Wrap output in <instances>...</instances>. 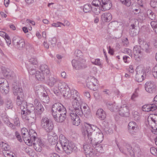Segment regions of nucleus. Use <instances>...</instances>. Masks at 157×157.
<instances>
[{"mask_svg": "<svg viewBox=\"0 0 157 157\" xmlns=\"http://www.w3.org/2000/svg\"><path fill=\"white\" fill-rule=\"evenodd\" d=\"M52 111V116L57 122H62L66 117V109L63 105L60 103H56L53 105Z\"/></svg>", "mask_w": 157, "mask_h": 157, "instance_id": "1", "label": "nucleus"}, {"mask_svg": "<svg viewBox=\"0 0 157 157\" xmlns=\"http://www.w3.org/2000/svg\"><path fill=\"white\" fill-rule=\"evenodd\" d=\"M85 128L86 130H84L82 132L83 135L84 136L87 137L89 140L90 139L93 140V138L94 139L95 138L100 139V142L102 141L103 135L101 132L99 131L96 126L88 124L85 126Z\"/></svg>", "mask_w": 157, "mask_h": 157, "instance_id": "2", "label": "nucleus"}, {"mask_svg": "<svg viewBox=\"0 0 157 157\" xmlns=\"http://www.w3.org/2000/svg\"><path fill=\"white\" fill-rule=\"evenodd\" d=\"M30 133L32 138L29 141L31 143V144L27 145L32 146L33 145L34 148L37 151L40 152L42 150L43 145L41 140L37 137V134L35 131L31 130Z\"/></svg>", "mask_w": 157, "mask_h": 157, "instance_id": "3", "label": "nucleus"}, {"mask_svg": "<svg viewBox=\"0 0 157 157\" xmlns=\"http://www.w3.org/2000/svg\"><path fill=\"white\" fill-rule=\"evenodd\" d=\"M31 109H27L25 111L23 110L21 112L22 117L25 119L29 123L32 124L35 121V115L34 114V107L33 105H31Z\"/></svg>", "mask_w": 157, "mask_h": 157, "instance_id": "4", "label": "nucleus"}, {"mask_svg": "<svg viewBox=\"0 0 157 157\" xmlns=\"http://www.w3.org/2000/svg\"><path fill=\"white\" fill-rule=\"evenodd\" d=\"M72 64L73 68L77 70L83 69L87 67L86 60L82 58H79L77 60L73 59Z\"/></svg>", "mask_w": 157, "mask_h": 157, "instance_id": "5", "label": "nucleus"}, {"mask_svg": "<svg viewBox=\"0 0 157 157\" xmlns=\"http://www.w3.org/2000/svg\"><path fill=\"white\" fill-rule=\"evenodd\" d=\"M41 127L46 132H49L52 131L53 128V125L52 121L46 117H43L40 121Z\"/></svg>", "mask_w": 157, "mask_h": 157, "instance_id": "6", "label": "nucleus"}, {"mask_svg": "<svg viewBox=\"0 0 157 157\" xmlns=\"http://www.w3.org/2000/svg\"><path fill=\"white\" fill-rule=\"evenodd\" d=\"M12 44L16 48L19 50H22L25 46L24 40L17 36H15L13 38Z\"/></svg>", "mask_w": 157, "mask_h": 157, "instance_id": "7", "label": "nucleus"}, {"mask_svg": "<svg viewBox=\"0 0 157 157\" xmlns=\"http://www.w3.org/2000/svg\"><path fill=\"white\" fill-rule=\"evenodd\" d=\"M91 144L85 143L83 145V149L86 157H94L95 155L94 150Z\"/></svg>", "mask_w": 157, "mask_h": 157, "instance_id": "8", "label": "nucleus"}, {"mask_svg": "<svg viewBox=\"0 0 157 157\" xmlns=\"http://www.w3.org/2000/svg\"><path fill=\"white\" fill-rule=\"evenodd\" d=\"M31 130L34 131L33 129H31L28 132V130L25 128H23L21 130V134L23 140L27 145H30L31 144L29 141V140L32 138L31 136L30 132Z\"/></svg>", "mask_w": 157, "mask_h": 157, "instance_id": "9", "label": "nucleus"}, {"mask_svg": "<svg viewBox=\"0 0 157 157\" xmlns=\"http://www.w3.org/2000/svg\"><path fill=\"white\" fill-rule=\"evenodd\" d=\"M98 84L97 80L94 77L90 76L88 77L86 81V86L90 89L95 90V86Z\"/></svg>", "mask_w": 157, "mask_h": 157, "instance_id": "10", "label": "nucleus"}, {"mask_svg": "<svg viewBox=\"0 0 157 157\" xmlns=\"http://www.w3.org/2000/svg\"><path fill=\"white\" fill-rule=\"evenodd\" d=\"M23 96H17V104L18 105H20V109L21 110V112L24 110L25 111L29 109V107H31L30 104L27 105L25 101H23Z\"/></svg>", "mask_w": 157, "mask_h": 157, "instance_id": "11", "label": "nucleus"}, {"mask_svg": "<svg viewBox=\"0 0 157 157\" xmlns=\"http://www.w3.org/2000/svg\"><path fill=\"white\" fill-rule=\"evenodd\" d=\"M94 139L95 140L90 139L89 141L92 145L95 146V149L98 152L102 153L103 152V148L101 144H100L102 141L99 142L100 140L98 138L97 139L95 138Z\"/></svg>", "mask_w": 157, "mask_h": 157, "instance_id": "12", "label": "nucleus"}, {"mask_svg": "<svg viewBox=\"0 0 157 157\" xmlns=\"http://www.w3.org/2000/svg\"><path fill=\"white\" fill-rule=\"evenodd\" d=\"M156 85L153 82H147L145 85V90L150 94L155 93L156 91Z\"/></svg>", "mask_w": 157, "mask_h": 157, "instance_id": "13", "label": "nucleus"}, {"mask_svg": "<svg viewBox=\"0 0 157 157\" xmlns=\"http://www.w3.org/2000/svg\"><path fill=\"white\" fill-rule=\"evenodd\" d=\"M71 100L72 104L75 103H81L82 100L79 93L75 90H72L71 93Z\"/></svg>", "mask_w": 157, "mask_h": 157, "instance_id": "14", "label": "nucleus"}, {"mask_svg": "<svg viewBox=\"0 0 157 157\" xmlns=\"http://www.w3.org/2000/svg\"><path fill=\"white\" fill-rule=\"evenodd\" d=\"M118 113L121 116H128L129 114V110L127 104H122L119 109Z\"/></svg>", "mask_w": 157, "mask_h": 157, "instance_id": "15", "label": "nucleus"}, {"mask_svg": "<svg viewBox=\"0 0 157 157\" xmlns=\"http://www.w3.org/2000/svg\"><path fill=\"white\" fill-rule=\"evenodd\" d=\"M80 103L74 102L72 104L74 109L71 110L70 113H73L80 116H82V109L81 108Z\"/></svg>", "mask_w": 157, "mask_h": 157, "instance_id": "16", "label": "nucleus"}, {"mask_svg": "<svg viewBox=\"0 0 157 157\" xmlns=\"http://www.w3.org/2000/svg\"><path fill=\"white\" fill-rule=\"evenodd\" d=\"M34 105L35 109V112L38 115L41 114L44 111V109L38 99H35Z\"/></svg>", "mask_w": 157, "mask_h": 157, "instance_id": "17", "label": "nucleus"}, {"mask_svg": "<svg viewBox=\"0 0 157 157\" xmlns=\"http://www.w3.org/2000/svg\"><path fill=\"white\" fill-rule=\"evenodd\" d=\"M141 48L140 46H136L134 47L133 49L134 57L135 59L137 61L140 60V58L142 56V52L140 50Z\"/></svg>", "mask_w": 157, "mask_h": 157, "instance_id": "18", "label": "nucleus"}, {"mask_svg": "<svg viewBox=\"0 0 157 157\" xmlns=\"http://www.w3.org/2000/svg\"><path fill=\"white\" fill-rule=\"evenodd\" d=\"M112 4L109 0H101V10L105 11L109 10L111 7Z\"/></svg>", "mask_w": 157, "mask_h": 157, "instance_id": "19", "label": "nucleus"}, {"mask_svg": "<svg viewBox=\"0 0 157 157\" xmlns=\"http://www.w3.org/2000/svg\"><path fill=\"white\" fill-rule=\"evenodd\" d=\"M69 116L73 124L78 126L80 123V120L78 116L73 113H70Z\"/></svg>", "mask_w": 157, "mask_h": 157, "instance_id": "20", "label": "nucleus"}, {"mask_svg": "<svg viewBox=\"0 0 157 157\" xmlns=\"http://www.w3.org/2000/svg\"><path fill=\"white\" fill-rule=\"evenodd\" d=\"M75 147V144L73 143L70 142L63 148L66 153L69 154L73 151Z\"/></svg>", "mask_w": 157, "mask_h": 157, "instance_id": "21", "label": "nucleus"}, {"mask_svg": "<svg viewBox=\"0 0 157 157\" xmlns=\"http://www.w3.org/2000/svg\"><path fill=\"white\" fill-rule=\"evenodd\" d=\"M139 43L141 48L145 51L147 52H149L150 51L151 48L150 47V44L149 43H147L142 40L141 39L139 40Z\"/></svg>", "mask_w": 157, "mask_h": 157, "instance_id": "22", "label": "nucleus"}, {"mask_svg": "<svg viewBox=\"0 0 157 157\" xmlns=\"http://www.w3.org/2000/svg\"><path fill=\"white\" fill-rule=\"evenodd\" d=\"M2 72L3 76L8 78L13 77L14 75L13 72L9 68L3 67L2 68Z\"/></svg>", "mask_w": 157, "mask_h": 157, "instance_id": "23", "label": "nucleus"}, {"mask_svg": "<svg viewBox=\"0 0 157 157\" xmlns=\"http://www.w3.org/2000/svg\"><path fill=\"white\" fill-rule=\"evenodd\" d=\"M97 117L101 120H104L106 117V114L102 109H98L96 112Z\"/></svg>", "mask_w": 157, "mask_h": 157, "instance_id": "24", "label": "nucleus"}, {"mask_svg": "<svg viewBox=\"0 0 157 157\" xmlns=\"http://www.w3.org/2000/svg\"><path fill=\"white\" fill-rule=\"evenodd\" d=\"M82 112V115L83 114L86 117L89 118L91 117L90 109L89 106L86 105L83 107Z\"/></svg>", "mask_w": 157, "mask_h": 157, "instance_id": "25", "label": "nucleus"}, {"mask_svg": "<svg viewBox=\"0 0 157 157\" xmlns=\"http://www.w3.org/2000/svg\"><path fill=\"white\" fill-rule=\"evenodd\" d=\"M101 18L103 22H109L112 19V16L110 13H105L101 15Z\"/></svg>", "mask_w": 157, "mask_h": 157, "instance_id": "26", "label": "nucleus"}, {"mask_svg": "<svg viewBox=\"0 0 157 157\" xmlns=\"http://www.w3.org/2000/svg\"><path fill=\"white\" fill-rule=\"evenodd\" d=\"M128 128L131 132H135L138 129V126L135 122H130L128 124Z\"/></svg>", "mask_w": 157, "mask_h": 157, "instance_id": "27", "label": "nucleus"}, {"mask_svg": "<svg viewBox=\"0 0 157 157\" xmlns=\"http://www.w3.org/2000/svg\"><path fill=\"white\" fill-rule=\"evenodd\" d=\"M13 91L14 95H18L17 96H23L22 89L17 86L13 87Z\"/></svg>", "mask_w": 157, "mask_h": 157, "instance_id": "28", "label": "nucleus"}, {"mask_svg": "<svg viewBox=\"0 0 157 157\" xmlns=\"http://www.w3.org/2000/svg\"><path fill=\"white\" fill-rule=\"evenodd\" d=\"M48 138V142L52 145H55L57 142L58 138L55 134H53V136L49 134Z\"/></svg>", "mask_w": 157, "mask_h": 157, "instance_id": "29", "label": "nucleus"}, {"mask_svg": "<svg viewBox=\"0 0 157 157\" xmlns=\"http://www.w3.org/2000/svg\"><path fill=\"white\" fill-rule=\"evenodd\" d=\"M59 80L56 78L52 76L49 77L48 80V85L50 87L53 86L54 85L59 82Z\"/></svg>", "mask_w": 157, "mask_h": 157, "instance_id": "30", "label": "nucleus"}, {"mask_svg": "<svg viewBox=\"0 0 157 157\" xmlns=\"http://www.w3.org/2000/svg\"><path fill=\"white\" fill-rule=\"evenodd\" d=\"M59 138L60 143L63 147L70 142L63 134H61Z\"/></svg>", "mask_w": 157, "mask_h": 157, "instance_id": "31", "label": "nucleus"}, {"mask_svg": "<svg viewBox=\"0 0 157 157\" xmlns=\"http://www.w3.org/2000/svg\"><path fill=\"white\" fill-rule=\"evenodd\" d=\"M40 70L46 75H48L50 74V70L48 66L46 64L41 65L40 66Z\"/></svg>", "mask_w": 157, "mask_h": 157, "instance_id": "32", "label": "nucleus"}, {"mask_svg": "<svg viewBox=\"0 0 157 157\" xmlns=\"http://www.w3.org/2000/svg\"><path fill=\"white\" fill-rule=\"evenodd\" d=\"M47 76L41 71H37L36 73V78L39 81H42L44 80L45 78Z\"/></svg>", "mask_w": 157, "mask_h": 157, "instance_id": "33", "label": "nucleus"}, {"mask_svg": "<svg viewBox=\"0 0 157 157\" xmlns=\"http://www.w3.org/2000/svg\"><path fill=\"white\" fill-rule=\"evenodd\" d=\"M0 90L1 92L3 94H7L9 91V86L8 83L4 84L2 86H1Z\"/></svg>", "mask_w": 157, "mask_h": 157, "instance_id": "34", "label": "nucleus"}, {"mask_svg": "<svg viewBox=\"0 0 157 157\" xmlns=\"http://www.w3.org/2000/svg\"><path fill=\"white\" fill-rule=\"evenodd\" d=\"M144 71H141L137 72L136 75V80L139 82H141L144 79Z\"/></svg>", "mask_w": 157, "mask_h": 157, "instance_id": "35", "label": "nucleus"}, {"mask_svg": "<svg viewBox=\"0 0 157 157\" xmlns=\"http://www.w3.org/2000/svg\"><path fill=\"white\" fill-rule=\"evenodd\" d=\"M40 95L42 96L41 99L43 102L46 103H48L49 101V98L48 95L47 93L44 91V92L41 93Z\"/></svg>", "mask_w": 157, "mask_h": 157, "instance_id": "36", "label": "nucleus"}, {"mask_svg": "<svg viewBox=\"0 0 157 157\" xmlns=\"http://www.w3.org/2000/svg\"><path fill=\"white\" fill-rule=\"evenodd\" d=\"M106 105L108 108L112 111H115L117 110V106L115 103L113 104L107 102L106 103Z\"/></svg>", "mask_w": 157, "mask_h": 157, "instance_id": "37", "label": "nucleus"}, {"mask_svg": "<svg viewBox=\"0 0 157 157\" xmlns=\"http://www.w3.org/2000/svg\"><path fill=\"white\" fill-rule=\"evenodd\" d=\"M151 119L150 117H148L147 118V121L149 125L151 127L153 130L157 131V124H154L153 122L151 121Z\"/></svg>", "mask_w": 157, "mask_h": 157, "instance_id": "38", "label": "nucleus"}, {"mask_svg": "<svg viewBox=\"0 0 157 157\" xmlns=\"http://www.w3.org/2000/svg\"><path fill=\"white\" fill-rule=\"evenodd\" d=\"M147 15L148 18L151 20H155V19L156 15L151 10H147Z\"/></svg>", "mask_w": 157, "mask_h": 157, "instance_id": "39", "label": "nucleus"}, {"mask_svg": "<svg viewBox=\"0 0 157 157\" xmlns=\"http://www.w3.org/2000/svg\"><path fill=\"white\" fill-rule=\"evenodd\" d=\"M62 92L63 93V96L66 98H69L71 97V92L68 87L63 90Z\"/></svg>", "mask_w": 157, "mask_h": 157, "instance_id": "40", "label": "nucleus"}, {"mask_svg": "<svg viewBox=\"0 0 157 157\" xmlns=\"http://www.w3.org/2000/svg\"><path fill=\"white\" fill-rule=\"evenodd\" d=\"M141 152V149L140 146L137 144H135L133 148V155L135 154L137 155Z\"/></svg>", "mask_w": 157, "mask_h": 157, "instance_id": "41", "label": "nucleus"}, {"mask_svg": "<svg viewBox=\"0 0 157 157\" xmlns=\"http://www.w3.org/2000/svg\"><path fill=\"white\" fill-rule=\"evenodd\" d=\"M58 83V87L61 90H65L67 88H68L67 85L65 82H59Z\"/></svg>", "mask_w": 157, "mask_h": 157, "instance_id": "42", "label": "nucleus"}, {"mask_svg": "<svg viewBox=\"0 0 157 157\" xmlns=\"http://www.w3.org/2000/svg\"><path fill=\"white\" fill-rule=\"evenodd\" d=\"M0 145L2 147V149L4 150L7 152L9 151V150L10 149V147L7 143L2 142L0 143Z\"/></svg>", "mask_w": 157, "mask_h": 157, "instance_id": "43", "label": "nucleus"}, {"mask_svg": "<svg viewBox=\"0 0 157 157\" xmlns=\"http://www.w3.org/2000/svg\"><path fill=\"white\" fill-rule=\"evenodd\" d=\"M6 108L7 109H12L13 105L11 100L8 99L5 103Z\"/></svg>", "mask_w": 157, "mask_h": 157, "instance_id": "44", "label": "nucleus"}, {"mask_svg": "<svg viewBox=\"0 0 157 157\" xmlns=\"http://www.w3.org/2000/svg\"><path fill=\"white\" fill-rule=\"evenodd\" d=\"M26 51L29 53H32L34 51L33 47L29 43H28L26 44Z\"/></svg>", "mask_w": 157, "mask_h": 157, "instance_id": "45", "label": "nucleus"}, {"mask_svg": "<svg viewBox=\"0 0 157 157\" xmlns=\"http://www.w3.org/2000/svg\"><path fill=\"white\" fill-rule=\"evenodd\" d=\"M34 90L35 91L40 95L41 94V93H43L42 91H44L43 88L39 85L35 87Z\"/></svg>", "mask_w": 157, "mask_h": 157, "instance_id": "46", "label": "nucleus"}, {"mask_svg": "<svg viewBox=\"0 0 157 157\" xmlns=\"http://www.w3.org/2000/svg\"><path fill=\"white\" fill-rule=\"evenodd\" d=\"M92 10L93 12L96 15L100 13L101 10L99 6H96L95 7H92Z\"/></svg>", "mask_w": 157, "mask_h": 157, "instance_id": "47", "label": "nucleus"}, {"mask_svg": "<svg viewBox=\"0 0 157 157\" xmlns=\"http://www.w3.org/2000/svg\"><path fill=\"white\" fill-rule=\"evenodd\" d=\"M92 9V7L90 5H85L84 6L83 8V10L85 13H87L90 11Z\"/></svg>", "mask_w": 157, "mask_h": 157, "instance_id": "48", "label": "nucleus"}, {"mask_svg": "<svg viewBox=\"0 0 157 157\" xmlns=\"http://www.w3.org/2000/svg\"><path fill=\"white\" fill-rule=\"evenodd\" d=\"M148 117H150L151 119V121L153 122L154 124H157V118H156V116L154 114L150 115Z\"/></svg>", "mask_w": 157, "mask_h": 157, "instance_id": "49", "label": "nucleus"}, {"mask_svg": "<svg viewBox=\"0 0 157 157\" xmlns=\"http://www.w3.org/2000/svg\"><path fill=\"white\" fill-rule=\"evenodd\" d=\"M138 14L137 17L139 20H140L141 21L145 20V17L143 13L141 12Z\"/></svg>", "mask_w": 157, "mask_h": 157, "instance_id": "50", "label": "nucleus"}, {"mask_svg": "<svg viewBox=\"0 0 157 157\" xmlns=\"http://www.w3.org/2000/svg\"><path fill=\"white\" fill-rule=\"evenodd\" d=\"M29 62L33 65H36L38 63L37 59L35 57H32L29 60Z\"/></svg>", "mask_w": 157, "mask_h": 157, "instance_id": "51", "label": "nucleus"}, {"mask_svg": "<svg viewBox=\"0 0 157 157\" xmlns=\"http://www.w3.org/2000/svg\"><path fill=\"white\" fill-rule=\"evenodd\" d=\"M120 1L122 4L127 6H130L131 4V0H120Z\"/></svg>", "mask_w": 157, "mask_h": 157, "instance_id": "52", "label": "nucleus"}, {"mask_svg": "<svg viewBox=\"0 0 157 157\" xmlns=\"http://www.w3.org/2000/svg\"><path fill=\"white\" fill-rule=\"evenodd\" d=\"M126 148L128 152L131 155H133V148L129 144H127L126 146Z\"/></svg>", "mask_w": 157, "mask_h": 157, "instance_id": "53", "label": "nucleus"}, {"mask_svg": "<svg viewBox=\"0 0 157 157\" xmlns=\"http://www.w3.org/2000/svg\"><path fill=\"white\" fill-rule=\"evenodd\" d=\"M91 63L93 64L98 65L100 67H101L102 65L100 59H95L94 61H91Z\"/></svg>", "mask_w": 157, "mask_h": 157, "instance_id": "54", "label": "nucleus"}, {"mask_svg": "<svg viewBox=\"0 0 157 157\" xmlns=\"http://www.w3.org/2000/svg\"><path fill=\"white\" fill-rule=\"evenodd\" d=\"M133 117L134 119L136 121L140 119V116L138 113L137 111H134L132 113Z\"/></svg>", "mask_w": 157, "mask_h": 157, "instance_id": "55", "label": "nucleus"}, {"mask_svg": "<svg viewBox=\"0 0 157 157\" xmlns=\"http://www.w3.org/2000/svg\"><path fill=\"white\" fill-rule=\"evenodd\" d=\"M136 31V30L135 29H130L129 32L130 35L132 36H136L138 33Z\"/></svg>", "mask_w": 157, "mask_h": 157, "instance_id": "56", "label": "nucleus"}, {"mask_svg": "<svg viewBox=\"0 0 157 157\" xmlns=\"http://www.w3.org/2000/svg\"><path fill=\"white\" fill-rule=\"evenodd\" d=\"M124 52L125 53L128 54L131 57H132V51L131 50L128 48H125L124 50Z\"/></svg>", "mask_w": 157, "mask_h": 157, "instance_id": "57", "label": "nucleus"}, {"mask_svg": "<svg viewBox=\"0 0 157 157\" xmlns=\"http://www.w3.org/2000/svg\"><path fill=\"white\" fill-rule=\"evenodd\" d=\"M101 2L99 0H94L92 2V5L95 7L99 6V5H101Z\"/></svg>", "mask_w": 157, "mask_h": 157, "instance_id": "58", "label": "nucleus"}, {"mask_svg": "<svg viewBox=\"0 0 157 157\" xmlns=\"http://www.w3.org/2000/svg\"><path fill=\"white\" fill-rule=\"evenodd\" d=\"M50 42L51 44L53 46H54L56 45L57 42V39L56 37H53L51 38Z\"/></svg>", "mask_w": 157, "mask_h": 157, "instance_id": "59", "label": "nucleus"}, {"mask_svg": "<svg viewBox=\"0 0 157 157\" xmlns=\"http://www.w3.org/2000/svg\"><path fill=\"white\" fill-rule=\"evenodd\" d=\"M7 81L4 78H0V87L5 84L8 83Z\"/></svg>", "mask_w": 157, "mask_h": 157, "instance_id": "60", "label": "nucleus"}, {"mask_svg": "<svg viewBox=\"0 0 157 157\" xmlns=\"http://www.w3.org/2000/svg\"><path fill=\"white\" fill-rule=\"evenodd\" d=\"M137 90L136 89L132 96L131 99L132 100L134 101L135 99L138 97V93L137 91Z\"/></svg>", "mask_w": 157, "mask_h": 157, "instance_id": "61", "label": "nucleus"}, {"mask_svg": "<svg viewBox=\"0 0 157 157\" xmlns=\"http://www.w3.org/2000/svg\"><path fill=\"white\" fill-rule=\"evenodd\" d=\"M6 157H16L15 155L11 151L6 152Z\"/></svg>", "mask_w": 157, "mask_h": 157, "instance_id": "62", "label": "nucleus"}, {"mask_svg": "<svg viewBox=\"0 0 157 157\" xmlns=\"http://www.w3.org/2000/svg\"><path fill=\"white\" fill-rule=\"evenodd\" d=\"M149 105H144L142 107L143 110L144 111L149 112L150 110Z\"/></svg>", "mask_w": 157, "mask_h": 157, "instance_id": "63", "label": "nucleus"}, {"mask_svg": "<svg viewBox=\"0 0 157 157\" xmlns=\"http://www.w3.org/2000/svg\"><path fill=\"white\" fill-rule=\"evenodd\" d=\"M150 111H154L155 110L157 109V107L154 104H150Z\"/></svg>", "mask_w": 157, "mask_h": 157, "instance_id": "64", "label": "nucleus"}]
</instances>
